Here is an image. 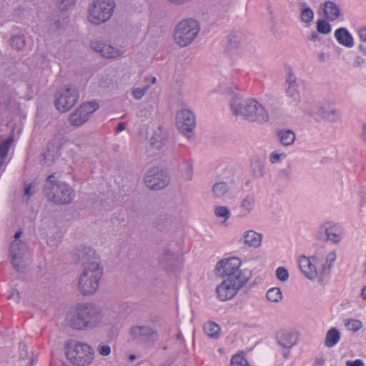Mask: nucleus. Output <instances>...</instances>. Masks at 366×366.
<instances>
[{"label": "nucleus", "instance_id": "1", "mask_svg": "<svg viewBox=\"0 0 366 366\" xmlns=\"http://www.w3.org/2000/svg\"><path fill=\"white\" fill-rule=\"evenodd\" d=\"M120 320L119 306L104 311L90 302L78 304L66 314V324L78 331L92 330L102 325H116Z\"/></svg>", "mask_w": 366, "mask_h": 366}, {"label": "nucleus", "instance_id": "2", "mask_svg": "<svg viewBox=\"0 0 366 366\" xmlns=\"http://www.w3.org/2000/svg\"><path fill=\"white\" fill-rule=\"evenodd\" d=\"M242 261L238 257H229L219 261L215 267L225 279L216 287L217 297L220 301L233 298L249 281L251 273L242 269Z\"/></svg>", "mask_w": 366, "mask_h": 366}, {"label": "nucleus", "instance_id": "3", "mask_svg": "<svg viewBox=\"0 0 366 366\" xmlns=\"http://www.w3.org/2000/svg\"><path fill=\"white\" fill-rule=\"evenodd\" d=\"M78 257L82 264L77 289L83 295L94 294L99 289L102 276L99 256L90 247H82L78 250Z\"/></svg>", "mask_w": 366, "mask_h": 366}, {"label": "nucleus", "instance_id": "4", "mask_svg": "<svg viewBox=\"0 0 366 366\" xmlns=\"http://www.w3.org/2000/svg\"><path fill=\"white\" fill-rule=\"evenodd\" d=\"M233 114L242 116L250 122H265L269 119V114L264 107L253 99L241 100L234 98L231 102Z\"/></svg>", "mask_w": 366, "mask_h": 366}, {"label": "nucleus", "instance_id": "5", "mask_svg": "<svg viewBox=\"0 0 366 366\" xmlns=\"http://www.w3.org/2000/svg\"><path fill=\"white\" fill-rule=\"evenodd\" d=\"M66 355L74 366H90L94 360V350L88 343L70 340L66 343Z\"/></svg>", "mask_w": 366, "mask_h": 366}, {"label": "nucleus", "instance_id": "6", "mask_svg": "<svg viewBox=\"0 0 366 366\" xmlns=\"http://www.w3.org/2000/svg\"><path fill=\"white\" fill-rule=\"evenodd\" d=\"M115 8L114 0H92L86 10V20L93 26L105 24L113 16Z\"/></svg>", "mask_w": 366, "mask_h": 366}, {"label": "nucleus", "instance_id": "7", "mask_svg": "<svg viewBox=\"0 0 366 366\" xmlns=\"http://www.w3.org/2000/svg\"><path fill=\"white\" fill-rule=\"evenodd\" d=\"M199 31L200 25L197 20L193 18L183 19L174 29L173 41L180 48L188 46L196 39Z\"/></svg>", "mask_w": 366, "mask_h": 366}, {"label": "nucleus", "instance_id": "8", "mask_svg": "<svg viewBox=\"0 0 366 366\" xmlns=\"http://www.w3.org/2000/svg\"><path fill=\"white\" fill-rule=\"evenodd\" d=\"M54 175L47 177L44 187L45 193L49 201L56 204H66L75 197L73 189L63 182L53 181Z\"/></svg>", "mask_w": 366, "mask_h": 366}, {"label": "nucleus", "instance_id": "9", "mask_svg": "<svg viewBox=\"0 0 366 366\" xmlns=\"http://www.w3.org/2000/svg\"><path fill=\"white\" fill-rule=\"evenodd\" d=\"M128 334L132 342L147 349L152 348L159 339V333L157 329L146 324L132 325Z\"/></svg>", "mask_w": 366, "mask_h": 366}, {"label": "nucleus", "instance_id": "10", "mask_svg": "<svg viewBox=\"0 0 366 366\" xmlns=\"http://www.w3.org/2000/svg\"><path fill=\"white\" fill-rule=\"evenodd\" d=\"M79 92L73 86L61 89L56 94L55 106L58 111L66 112L71 109L78 102Z\"/></svg>", "mask_w": 366, "mask_h": 366}, {"label": "nucleus", "instance_id": "11", "mask_svg": "<svg viewBox=\"0 0 366 366\" xmlns=\"http://www.w3.org/2000/svg\"><path fill=\"white\" fill-rule=\"evenodd\" d=\"M98 108L99 104L95 102H85L70 114L69 122L73 126H81L90 119Z\"/></svg>", "mask_w": 366, "mask_h": 366}, {"label": "nucleus", "instance_id": "12", "mask_svg": "<svg viewBox=\"0 0 366 366\" xmlns=\"http://www.w3.org/2000/svg\"><path fill=\"white\" fill-rule=\"evenodd\" d=\"M169 177L167 173L162 169L154 167L145 174L144 183L151 189H162L168 185Z\"/></svg>", "mask_w": 366, "mask_h": 366}, {"label": "nucleus", "instance_id": "13", "mask_svg": "<svg viewBox=\"0 0 366 366\" xmlns=\"http://www.w3.org/2000/svg\"><path fill=\"white\" fill-rule=\"evenodd\" d=\"M176 126L182 134L189 137L195 126V119L192 112L188 109H182L178 112Z\"/></svg>", "mask_w": 366, "mask_h": 366}, {"label": "nucleus", "instance_id": "14", "mask_svg": "<svg viewBox=\"0 0 366 366\" xmlns=\"http://www.w3.org/2000/svg\"><path fill=\"white\" fill-rule=\"evenodd\" d=\"M26 246L20 240H14L11 244V264L14 268L19 272H21L24 268V256L26 255Z\"/></svg>", "mask_w": 366, "mask_h": 366}, {"label": "nucleus", "instance_id": "15", "mask_svg": "<svg viewBox=\"0 0 366 366\" xmlns=\"http://www.w3.org/2000/svg\"><path fill=\"white\" fill-rule=\"evenodd\" d=\"M91 48L106 59L118 58L124 53L119 47L106 41H93L91 44Z\"/></svg>", "mask_w": 366, "mask_h": 366}, {"label": "nucleus", "instance_id": "16", "mask_svg": "<svg viewBox=\"0 0 366 366\" xmlns=\"http://www.w3.org/2000/svg\"><path fill=\"white\" fill-rule=\"evenodd\" d=\"M241 37L237 31H230L226 36L224 46V53L227 56H232L237 54L241 46Z\"/></svg>", "mask_w": 366, "mask_h": 366}, {"label": "nucleus", "instance_id": "17", "mask_svg": "<svg viewBox=\"0 0 366 366\" xmlns=\"http://www.w3.org/2000/svg\"><path fill=\"white\" fill-rule=\"evenodd\" d=\"M299 266L305 276L308 279L314 280L317 277L316 267L310 258L301 256L299 259Z\"/></svg>", "mask_w": 366, "mask_h": 366}, {"label": "nucleus", "instance_id": "18", "mask_svg": "<svg viewBox=\"0 0 366 366\" xmlns=\"http://www.w3.org/2000/svg\"><path fill=\"white\" fill-rule=\"evenodd\" d=\"M167 137V131L162 127H159L155 130L150 139L151 145L157 149H160L166 144Z\"/></svg>", "mask_w": 366, "mask_h": 366}, {"label": "nucleus", "instance_id": "19", "mask_svg": "<svg viewBox=\"0 0 366 366\" xmlns=\"http://www.w3.org/2000/svg\"><path fill=\"white\" fill-rule=\"evenodd\" d=\"M278 343L284 347L290 348L296 343V337L288 331H280L277 333Z\"/></svg>", "mask_w": 366, "mask_h": 366}, {"label": "nucleus", "instance_id": "20", "mask_svg": "<svg viewBox=\"0 0 366 366\" xmlns=\"http://www.w3.org/2000/svg\"><path fill=\"white\" fill-rule=\"evenodd\" d=\"M335 36L338 42L346 46L352 47L354 44L353 38L345 28H340L335 32Z\"/></svg>", "mask_w": 366, "mask_h": 366}, {"label": "nucleus", "instance_id": "21", "mask_svg": "<svg viewBox=\"0 0 366 366\" xmlns=\"http://www.w3.org/2000/svg\"><path fill=\"white\" fill-rule=\"evenodd\" d=\"M323 12L326 19L330 21H335L340 15V8L332 1H327L325 4Z\"/></svg>", "mask_w": 366, "mask_h": 366}, {"label": "nucleus", "instance_id": "22", "mask_svg": "<svg viewBox=\"0 0 366 366\" xmlns=\"http://www.w3.org/2000/svg\"><path fill=\"white\" fill-rule=\"evenodd\" d=\"M278 140L284 146L292 145L296 139L295 134L290 129H280L277 132Z\"/></svg>", "mask_w": 366, "mask_h": 366}, {"label": "nucleus", "instance_id": "23", "mask_svg": "<svg viewBox=\"0 0 366 366\" xmlns=\"http://www.w3.org/2000/svg\"><path fill=\"white\" fill-rule=\"evenodd\" d=\"M244 242L249 247L254 248L260 245L262 241V235L253 230L247 231L244 236Z\"/></svg>", "mask_w": 366, "mask_h": 366}, {"label": "nucleus", "instance_id": "24", "mask_svg": "<svg viewBox=\"0 0 366 366\" xmlns=\"http://www.w3.org/2000/svg\"><path fill=\"white\" fill-rule=\"evenodd\" d=\"M340 338V331L337 328L332 327L327 332L325 345L328 348L332 347L338 342Z\"/></svg>", "mask_w": 366, "mask_h": 366}, {"label": "nucleus", "instance_id": "25", "mask_svg": "<svg viewBox=\"0 0 366 366\" xmlns=\"http://www.w3.org/2000/svg\"><path fill=\"white\" fill-rule=\"evenodd\" d=\"M301 12H300V19L302 22L306 24H310V23L313 19L314 13L312 10L306 5L305 3L300 4Z\"/></svg>", "mask_w": 366, "mask_h": 366}, {"label": "nucleus", "instance_id": "26", "mask_svg": "<svg viewBox=\"0 0 366 366\" xmlns=\"http://www.w3.org/2000/svg\"><path fill=\"white\" fill-rule=\"evenodd\" d=\"M180 171L185 181L192 180L193 172L192 162L190 160L186 161L180 166Z\"/></svg>", "mask_w": 366, "mask_h": 366}, {"label": "nucleus", "instance_id": "27", "mask_svg": "<svg viewBox=\"0 0 366 366\" xmlns=\"http://www.w3.org/2000/svg\"><path fill=\"white\" fill-rule=\"evenodd\" d=\"M229 191V187L226 182H217L212 187V194L215 197H221Z\"/></svg>", "mask_w": 366, "mask_h": 366}, {"label": "nucleus", "instance_id": "28", "mask_svg": "<svg viewBox=\"0 0 366 366\" xmlns=\"http://www.w3.org/2000/svg\"><path fill=\"white\" fill-rule=\"evenodd\" d=\"M267 298L272 302H277L282 298V292L278 287L269 289L267 292Z\"/></svg>", "mask_w": 366, "mask_h": 366}, {"label": "nucleus", "instance_id": "29", "mask_svg": "<svg viewBox=\"0 0 366 366\" xmlns=\"http://www.w3.org/2000/svg\"><path fill=\"white\" fill-rule=\"evenodd\" d=\"M321 109V115L324 119L330 122H335L337 119L338 117V112L335 109L322 107Z\"/></svg>", "mask_w": 366, "mask_h": 366}, {"label": "nucleus", "instance_id": "30", "mask_svg": "<svg viewBox=\"0 0 366 366\" xmlns=\"http://www.w3.org/2000/svg\"><path fill=\"white\" fill-rule=\"evenodd\" d=\"M220 327L214 322H207V336L217 339L220 334Z\"/></svg>", "mask_w": 366, "mask_h": 366}, {"label": "nucleus", "instance_id": "31", "mask_svg": "<svg viewBox=\"0 0 366 366\" xmlns=\"http://www.w3.org/2000/svg\"><path fill=\"white\" fill-rule=\"evenodd\" d=\"M76 0H59L57 7L61 11H66L74 7Z\"/></svg>", "mask_w": 366, "mask_h": 366}, {"label": "nucleus", "instance_id": "32", "mask_svg": "<svg viewBox=\"0 0 366 366\" xmlns=\"http://www.w3.org/2000/svg\"><path fill=\"white\" fill-rule=\"evenodd\" d=\"M247 360L242 354H237L232 357L230 366H247Z\"/></svg>", "mask_w": 366, "mask_h": 366}, {"label": "nucleus", "instance_id": "33", "mask_svg": "<svg viewBox=\"0 0 366 366\" xmlns=\"http://www.w3.org/2000/svg\"><path fill=\"white\" fill-rule=\"evenodd\" d=\"M286 94L295 101H300V96L298 92V85L287 86Z\"/></svg>", "mask_w": 366, "mask_h": 366}, {"label": "nucleus", "instance_id": "34", "mask_svg": "<svg viewBox=\"0 0 366 366\" xmlns=\"http://www.w3.org/2000/svg\"><path fill=\"white\" fill-rule=\"evenodd\" d=\"M317 29L321 34H327L331 31V26L325 20L319 19L317 21Z\"/></svg>", "mask_w": 366, "mask_h": 366}, {"label": "nucleus", "instance_id": "35", "mask_svg": "<svg viewBox=\"0 0 366 366\" xmlns=\"http://www.w3.org/2000/svg\"><path fill=\"white\" fill-rule=\"evenodd\" d=\"M150 86L149 84L145 85L143 87H137L132 89V95L137 100L141 99L149 90Z\"/></svg>", "mask_w": 366, "mask_h": 366}, {"label": "nucleus", "instance_id": "36", "mask_svg": "<svg viewBox=\"0 0 366 366\" xmlns=\"http://www.w3.org/2000/svg\"><path fill=\"white\" fill-rule=\"evenodd\" d=\"M11 45L13 48L21 50L24 47L25 41L23 36H15L11 39Z\"/></svg>", "mask_w": 366, "mask_h": 366}, {"label": "nucleus", "instance_id": "37", "mask_svg": "<svg viewBox=\"0 0 366 366\" xmlns=\"http://www.w3.org/2000/svg\"><path fill=\"white\" fill-rule=\"evenodd\" d=\"M174 257V254L169 249L165 248L162 249L159 259L162 263L164 264L172 260Z\"/></svg>", "mask_w": 366, "mask_h": 366}, {"label": "nucleus", "instance_id": "38", "mask_svg": "<svg viewBox=\"0 0 366 366\" xmlns=\"http://www.w3.org/2000/svg\"><path fill=\"white\" fill-rule=\"evenodd\" d=\"M345 326L349 330L357 332L362 327V323L358 320H349L345 322Z\"/></svg>", "mask_w": 366, "mask_h": 366}, {"label": "nucleus", "instance_id": "39", "mask_svg": "<svg viewBox=\"0 0 366 366\" xmlns=\"http://www.w3.org/2000/svg\"><path fill=\"white\" fill-rule=\"evenodd\" d=\"M97 352L103 357L109 356L111 354V347L109 345L100 343L97 347Z\"/></svg>", "mask_w": 366, "mask_h": 366}, {"label": "nucleus", "instance_id": "40", "mask_svg": "<svg viewBox=\"0 0 366 366\" xmlns=\"http://www.w3.org/2000/svg\"><path fill=\"white\" fill-rule=\"evenodd\" d=\"M214 214L218 217H224L227 219L229 217V211L226 207L219 206L216 207Z\"/></svg>", "mask_w": 366, "mask_h": 366}, {"label": "nucleus", "instance_id": "41", "mask_svg": "<svg viewBox=\"0 0 366 366\" xmlns=\"http://www.w3.org/2000/svg\"><path fill=\"white\" fill-rule=\"evenodd\" d=\"M276 276L279 280L285 282L288 280L289 274L285 267H280L276 270Z\"/></svg>", "mask_w": 366, "mask_h": 366}, {"label": "nucleus", "instance_id": "42", "mask_svg": "<svg viewBox=\"0 0 366 366\" xmlns=\"http://www.w3.org/2000/svg\"><path fill=\"white\" fill-rule=\"evenodd\" d=\"M286 84L287 86L297 85L296 76L291 68L287 69Z\"/></svg>", "mask_w": 366, "mask_h": 366}, {"label": "nucleus", "instance_id": "43", "mask_svg": "<svg viewBox=\"0 0 366 366\" xmlns=\"http://www.w3.org/2000/svg\"><path fill=\"white\" fill-rule=\"evenodd\" d=\"M254 203V200L252 197H247L242 202L241 207L244 208L246 211L250 212L253 207Z\"/></svg>", "mask_w": 366, "mask_h": 366}, {"label": "nucleus", "instance_id": "44", "mask_svg": "<svg viewBox=\"0 0 366 366\" xmlns=\"http://www.w3.org/2000/svg\"><path fill=\"white\" fill-rule=\"evenodd\" d=\"M35 192V185L33 183L25 185L24 189V196L29 198Z\"/></svg>", "mask_w": 366, "mask_h": 366}, {"label": "nucleus", "instance_id": "45", "mask_svg": "<svg viewBox=\"0 0 366 366\" xmlns=\"http://www.w3.org/2000/svg\"><path fill=\"white\" fill-rule=\"evenodd\" d=\"M152 107L150 106L148 108H144L138 112L137 116L139 117L147 118L152 115Z\"/></svg>", "mask_w": 366, "mask_h": 366}, {"label": "nucleus", "instance_id": "46", "mask_svg": "<svg viewBox=\"0 0 366 366\" xmlns=\"http://www.w3.org/2000/svg\"><path fill=\"white\" fill-rule=\"evenodd\" d=\"M282 157H285V154L284 153L278 154L274 152L270 154L269 160L271 163L274 164L280 162Z\"/></svg>", "mask_w": 366, "mask_h": 366}, {"label": "nucleus", "instance_id": "47", "mask_svg": "<svg viewBox=\"0 0 366 366\" xmlns=\"http://www.w3.org/2000/svg\"><path fill=\"white\" fill-rule=\"evenodd\" d=\"M190 0H167V1L171 4L175 5V6H182L187 2H189Z\"/></svg>", "mask_w": 366, "mask_h": 366}, {"label": "nucleus", "instance_id": "48", "mask_svg": "<svg viewBox=\"0 0 366 366\" xmlns=\"http://www.w3.org/2000/svg\"><path fill=\"white\" fill-rule=\"evenodd\" d=\"M335 259H336V254L334 252L328 254V255L327 257L326 262L329 263V264H328L329 267L332 265V262L335 260Z\"/></svg>", "mask_w": 366, "mask_h": 366}, {"label": "nucleus", "instance_id": "49", "mask_svg": "<svg viewBox=\"0 0 366 366\" xmlns=\"http://www.w3.org/2000/svg\"><path fill=\"white\" fill-rule=\"evenodd\" d=\"M346 366H364V364L362 360H357L354 362L347 361L346 362Z\"/></svg>", "mask_w": 366, "mask_h": 366}, {"label": "nucleus", "instance_id": "50", "mask_svg": "<svg viewBox=\"0 0 366 366\" xmlns=\"http://www.w3.org/2000/svg\"><path fill=\"white\" fill-rule=\"evenodd\" d=\"M359 36L362 41L366 42V27H362L359 30Z\"/></svg>", "mask_w": 366, "mask_h": 366}, {"label": "nucleus", "instance_id": "51", "mask_svg": "<svg viewBox=\"0 0 366 366\" xmlns=\"http://www.w3.org/2000/svg\"><path fill=\"white\" fill-rule=\"evenodd\" d=\"M325 232H326V235H327L328 239L332 241L333 242H338L337 237L335 234L329 233L327 229H326Z\"/></svg>", "mask_w": 366, "mask_h": 366}, {"label": "nucleus", "instance_id": "52", "mask_svg": "<svg viewBox=\"0 0 366 366\" xmlns=\"http://www.w3.org/2000/svg\"><path fill=\"white\" fill-rule=\"evenodd\" d=\"M125 128H126V124L124 122H121L117 125V132H122V131L124 130Z\"/></svg>", "mask_w": 366, "mask_h": 366}, {"label": "nucleus", "instance_id": "53", "mask_svg": "<svg viewBox=\"0 0 366 366\" xmlns=\"http://www.w3.org/2000/svg\"><path fill=\"white\" fill-rule=\"evenodd\" d=\"M317 38H318V34H317V33H315V32H314L313 34H312L310 36V37H309L310 40H311V41H315V40H317Z\"/></svg>", "mask_w": 366, "mask_h": 366}, {"label": "nucleus", "instance_id": "54", "mask_svg": "<svg viewBox=\"0 0 366 366\" xmlns=\"http://www.w3.org/2000/svg\"><path fill=\"white\" fill-rule=\"evenodd\" d=\"M361 295L364 300H366V286L362 290Z\"/></svg>", "mask_w": 366, "mask_h": 366}, {"label": "nucleus", "instance_id": "55", "mask_svg": "<svg viewBox=\"0 0 366 366\" xmlns=\"http://www.w3.org/2000/svg\"><path fill=\"white\" fill-rule=\"evenodd\" d=\"M22 232L21 231L17 232L14 235V240L19 239Z\"/></svg>", "mask_w": 366, "mask_h": 366}, {"label": "nucleus", "instance_id": "56", "mask_svg": "<svg viewBox=\"0 0 366 366\" xmlns=\"http://www.w3.org/2000/svg\"><path fill=\"white\" fill-rule=\"evenodd\" d=\"M362 135L364 139L366 140V125H365L363 127V132H362Z\"/></svg>", "mask_w": 366, "mask_h": 366}, {"label": "nucleus", "instance_id": "57", "mask_svg": "<svg viewBox=\"0 0 366 366\" xmlns=\"http://www.w3.org/2000/svg\"><path fill=\"white\" fill-rule=\"evenodd\" d=\"M15 295H16V296L18 297V295H19V292H18V291H16V290H14V291L12 292V294L11 295L10 297H14Z\"/></svg>", "mask_w": 366, "mask_h": 366}, {"label": "nucleus", "instance_id": "58", "mask_svg": "<svg viewBox=\"0 0 366 366\" xmlns=\"http://www.w3.org/2000/svg\"><path fill=\"white\" fill-rule=\"evenodd\" d=\"M157 81V79L154 77V76H152V79H151V83L152 84H154Z\"/></svg>", "mask_w": 366, "mask_h": 366}, {"label": "nucleus", "instance_id": "59", "mask_svg": "<svg viewBox=\"0 0 366 366\" xmlns=\"http://www.w3.org/2000/svg\"><path fill=\"white\" fill-rule=\"evenodd\" d=\"M47 243H48V244H50V245H51V246H54V245H56V242L51 243V240L50 239H48Z\"/></svg>", "mask_w": 366, "mask_h": 366}, {"label": "nucleus", "instance_id": "60", "mask_svg": "<svg viewBox=\"0 0 366 366\" xmlns=\"http://www.w3.org/2000/svg\"><path fill=\"white\" fill-rule=\"evenodd\" d=\"M135 358H136V357H135V355H131L129 356V359L131 361L134 360H135Z\"/></svg>", "mask_w": 366, "mask_h": 366}, {"label": "nucleus", "instance_id": "61", "mask_svg": "<svg viewBox=\"0 0 366 366\" xmlns=\"http://www.w3.org/2000/svg\"><path fill=\"white\" fill-rule=\"evenodd\" d=\"M49 156H50V154H44V155L45 160H46V158H47V157H49ZM46 162H47V161H46Z\"/></svg>", "mask_w": 366, "mask_h": 366}, {"label": "nucleus", "instance_id": "62", "mask_svg": "<svg viewBox=\"0 0 366 366\" xmlns=\"http://www.w3.org/2000/svg\"><path fill=\"white\" fill-rule=\"evenodd\" d=\"M27 366H34L33 360H31Z\"/></svg>", "mask_w": 366, "mask_h": 366}, {"label": "nucleus", "instance_id": "63", "mask_svg": "<svg viewBox=\"0 0 366 366\" xmlns=\"http://www.w3.org/2000/svg\"><path fill=\"white\" fill-rule=\"evenodd\" d=\"M284 356H285V357H286V358H287V356H288V352H285V353H284Z\"/></svg>", "mask_w": 366, "mask_h": 366}, {"label": "nucleus", "instance_id": "64", "mask_svg": "<svg viewBox=\"0 0 366 366\" xmlns=\"http://www.w3.org/2000/svg\"><path fill=\"white\" fill-rule=\"evenodd\" d=\"M180 337H181V335H180V334H178V335H177V338H178V339H179V338H180Z\"/></svg>", "mask_w": 366, "mask_h": 366}]
</instances>
